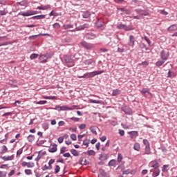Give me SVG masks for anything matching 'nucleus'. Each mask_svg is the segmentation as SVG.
<instances>
[{
  "label": "nucleus",
  "instance_id": "nucleus-1",
  "mask_svg": "<svg viewBox=\"0 0 177 177\" xmlns=\"http://www.w3.org/2000/svg\"><path fill=\"white\" fill-rule=\"evenodd\" d=\"M103 73H104V71H95L84 73L82 76H77V78H92L96 75H100V74H103Z\"/></svg>",
  "mask_w": 177,
  "mask_h": 177
},
{
  "label": "nucleus",
  "instance_id": "nucleus-2",
  "mask_svg": "<svg viewBox=\"0 0 177 177\" xmlns=\"http://www.w3.org/2000/svg\"><path fill=\"white\" fill-rule=\"evenodd\" d=\"M38 13H41V12L32 11V10H27L25 12H21L19 13V15L26 17H28V16H33V15H38Z\"/></svg>",
  "mask_w": 177,
  "mask_h": 177
},
{
  "label": "nucleus",
  "instance_id": "nucleus-3",
  "mask_svg": "<svg viewBox=\"0 0 177 177\" xmlns=\"http://www.w3.org/2000/svg\"><path fill=\"white\" fill-rule=\"evenodd\" d=\"M160 59L165 62H167L169 59V51L162 50L160 52Z\"/></svg>",
  "mask_w": 177,
  "mask_h": 177
},
{
  "label": "nucleus",
  "instance_id": "nucleus-4",
  "mask_svg": "<svg viewBox=\"0 0 177 177\" xmlns=\"http://www.w3.org/2000/svg\"><path fill=\"white\" fill-rule=\"evenodd\" d=\"M80 45L87 50L93 49V48H95V45L93 44L88 43L85 41L80 42Z\"/></svg>",
  "mask_w": 177,
  "mask_h": 177
},
{
  "label": "nucleus",
  "instance_id": "nucleus-5",
  "mask_svg": "<svg viewBox=\"0 0 177 177\" xmlns=\"http://www.w3.org/2000/svg\"><path fill=\"white\" fill-rule=\"evenodd\" d=\"M135 11L141 16H149L150 15L149 10L136 9Z\"/></svg>",
  "mask_w": 177,
  "mask_h": 177
},
{
  "label": "nucleus",
  "instance_id": "nucleus-6",
  "mask_svg": "<svg viewBox=\"0 0 177 177\" xmlns=\"http://www.w3.org/2000/svg\"><path fill=\"white\" fill-rule=\"evenodd\" d=\"M118 30H124L125 31H131L133 30L131 27L127 26L125 24H119L117 26Z\"/></svg>",
  "mask_w": 177,
  "mask_h": 177
},
{
  "label": "nucleus",
  "instance_id": "nucleus-7",
  "mask_svg": "<svg viewBox=\"0 0 177 177\" xmlns=\"http://www.w3.org/2000/svg\"><path fill=\"white\" fill-rule=\"evenodd\" d=\"M128 45H129V46H132V48H133V46H135V36H133V35L129 36V40L128 42Z\"/></svg>",
  "mask_w": 177,
  "mask_h": 177
},
{
  "label": "nucleus",
  "instance_id": "nucleus-8",
  "mask_svg": "<svg viewBox=\"0 0 177 177\" xmlns=\"http://www.w3.org/2000/svg\"><path fill=\"white\" fill-rule=\"evenodd\" d=\"M84 38H86V39H95V38H96V35L92 32L86 33Z\"/></svg>",
  "mask_w": 177,
  "mask_h": 177
},
{
  "label": "nucleus",
  "instance_id": "nucleus-9",
  "mask_svg": "<svg viewBox=\"0 0 177 177\" xmlns=\"http://www.w3.org/2000/svg\"><path fill=\"white\" fill-rule=\"evenodd\" d=\"M95 26L97 28H101L102 30H104V22L100 20H97L95 23Z\"/></svg>",
  "mask_w": 177,
  "mask_h": 177
},
{
  "label": "nucleus",
  "instance_id": "nucleus-10",
  "mask_svg": "<svg viewBox=\"0 0 177 177\" xmlns=\"http://www.w3.org/2000/svg\"><path fill=\"white\" fill-rule=\"evenodd\" d=\"M21 165L23 167H27V168H34L35 165H34V162H22Z\"/></svg>",
  "mask_w": 177,
  "mask_h": 177
},
{
  "label": "nucleus",
  "instance_id": "nucleus-11",
  "mask_svg": "<svg viewBox=\"0 0 177 177\" xmlns=\"http://www.w3.org/2000/svg\"><path fill=\"white\" fill-rule=\"evenodd\" d=\"M83 63L85 66H91V64H95L96 62L93 59H89L84 60Z\"/></svg>",
  "mask_w": 177,
  "mask_h": 177
},
{
  "label": "nucleus",
  "instance_id": "nucleus-12",
  "mask_svg": "<svg viewBox=\"0 0 177 177\" xmlns=\"http://www.w3.org/2000/svg\"><path fill=\"white\" fill-rule=\"evenodd\" d=\"M151 167L154 169H158L160 168V163L157 160H153L151 162Z\"/></svg>",
  "mask_w": 177,
  "mask_h": 177
},
{
  "label": "nucleus",
  "instance_id": "nucleus-13",
  "mask_svg": "<svg viewBox=\"0 0 177 177\" xmlns=\"http://www.w3.org/2000/svg\"><path fill=\"white\" fill-rule=\"evenodd\" d=\"M48 151L49 153H56L57 151V145L53 144L52 147H49Z\"/></svg>",
  "mask_w": 177,
  "mask_h": 177
},
{
  "label": "nucleus",
  "instance_id": "nucleus-14",
  "mask_svg": "<svg viewBox=\"0 0 177 177\" xmlns=\"http://www.w3.org/2000/svg\"><path fill=\"white\" fill-rule=\"evenodd\" d=\"M46 17V15H36L31 17L32 20H42V19H45Z\"/></svg>",
  "mask_w": 177,
  "mask_h": 177
},
{
  "label": "nucleus",
  "instance_id": "nucleus-15",
  "mask_svg": "<svg viewBox=\"0 0 177 177\" xmlns=\"http://www.w3.org/2000/svg\"><path fill=\"white\" fill-rule=\"evenodd\" d=\"M1 158L3 160V161H12V160L15 158V155L8 156H5L1 157Z\"/></svg>",
  "mask_w": 177,
  "mask_h": 177
},
{
  "label": "nucleus",
  "instance_id": "nucleus-16",
  "mask_svg": "<svg viewBox=\"0 0 177 177\" xmlns=\"http://www.w3.org/2000/svg\"><path fill=\"white\" fill-rule=\"evenodd\" d=\"M140 93L143 95L144 96H146V94L148 93L149 95H151V93H150V89L147 88H143L142 91H140Z\"/></svg>",
  "mask_w": 177,
  "mask_h": 177
},
{
  "label": "nucleus",
  "instance_id": "nucleus-17",
  "mask_svg": "<svg viewBox=\"0 0 177 177\" xmlns=\"http://www.w3.org/2000/svg\"><path fill=\"white\" fill-rule=\"evenodd\" d=\"M79 164H80V165H86L88 164L86 158L84 157L80 158L79 160Z\"/></svg>",
  "mask_w": 177,
  "mask_h": 177
},
{
  "label": "nucleus",
  "instance_id": "nucleus-18",
  "mask_svg": "<svg viewBox=\"0 0 177 177\" xmlns=\"http://www.w3.org/2000/svg\"><path fill=\"white\" fill-rule=\"evenodd\" d=\"M107 154L106 153H101L100 154L99 160L100 161H106L107 160Z\"/></svg>",
  "mask_w": 177,
  "mask_h": 177
},
{
  "label": "nucleus",
  "instance_id": "nucleus-19",
  "mask_svg": "<svg viewBox=\"0 0 177 177\" xmlns=\"http://www.w3.org/2000/svg\"><path fill=\"white\" fill-rule=\"evenodd\" d=\"M167 31H177V24L171 25L167 28Z\"/></svg>",
  "mask_w": 177,
  "mask_h": 177
},
{
  "label": "nucleus",
  "instance_id": "nucleus-20",
  "mask_svg": "<svg viewBox=\"0 0 177 177\" xmlns=\"http://www.w3.org/2000/svg\"><path fill=\"white\" fill-rule=\"evenodd\" d=\"M17 5H19L20 6H27V5H28V1L23 0L21 2H17Z\"/></svg>",
  "mask_w": 177,
  "mask_h": 177
},
{
  "label": "nucleus",
  "instance_id": "nucleus-21",
  "mask_svg": "<svg viewBox=\"0 0 177 177\" xmlns=\"http://www.w3.org/2000/svg\"><path fill=\"white\" fill-rule=\"evenodd\" d=\"M89 103H95V104H102V101L100 100H96L93 99H89L88 100Z\"/></svg>",
  "mask_w": 177,
  "mask_h": 177
},
{
  "label": "nucleus",
  "instance_id": "nucleus-22",
  "mask_svg": "<svg viewBox=\"0 0 177 177\" xmlns=\"http://www.w3.org/2000/svg\"><path fill=\"white\" fill-rule=\"evenodd\" d=\"M70 152L71 153V154H73V156H74L75 157H78V156H80V153H78V151H77L75 149H72L70 150Z\"/></svg>",
  "mask_w": 177,
  "mask_h": 177
},
{
  "label": "nucleus",
  "instance_id": "nucleus-23",
  "mask_svg": "<svg viewBox=\"0 0 177 177\" xmlns=\"http://www.w3.org/2000/svg\"><path fill=\"white\" fill-rule=\"evenodd\" d=\"M129 133L131 139H133V138H135V136H138V133L137 131H130V132H129Z\"/></svg>",
  "mask_w": 177,
  "mask_h": 177
},
{
  "label": "nucleus",
  "instance_id": "nucleus-24",
  "mask_svg": "<svg viewBox=\"0 0 177 177\" xmlns=\"http://www.w3.org/2000/svg\"><path fill=\"white\" fill-rule=\"evenodd\" d=\"M165 63V61H164L163 59L158 60V62H156L155 65L156 66V67H161V66H162V64H164Z\"/></svg>",
  "mask_w": 177,
  "mask_h": 177
},
{
  "label": "nucleus",
  "instance_id": "nucleus-25",
  "mask_svg": "<svg viewBox=\"0 0 177 177\" xmlns=\"http://www.w3.org/2000/svg\"><path fill=\"white\" fill-rule=\"evenodd\" d=\"M74 110L73 108L68 107L67 106H61V111H67Z\"/></svg>",
  "mask_w": 177,
  "mask_h": 177
},
{
  "label": "nucleus",
  "instance_id": "nucleus-26",
  "mask_svg": "<svg viewBox=\"0 0 177 177\" xmlns=\"http://www.w3.org/2000/svg\"><path fill=\"white\" fill-rule=\"evenodd\" d=\"M120 93H121V90L115 89V90H113L112 96H118V95H120Z\"/></svg>",
  "mask_w": 177,
  "mask_h": 177
},
{
  "label": "nucleus",
  "instance_id": "nucleus-27",
  "mask_svg": "<svg viewBox=\"0 0 177 177\" xmlns=\"http://www.w3.org/2000/svg\"><path fill=\"white\" fill-rule=\"evenodd\" d=\"M40 63H48V60L44 57V55H40L39 57Z\"/></svg>",
  "mask_w": 177,
  "mask_h": 177
},
{
  "label": "nucleus",
  "instance_id": "nucleus-28",
  "mask_svg": "<svg viewBox=\"0 0 177 177\" xmlns=\"http://www.w3.org/2000/svg\"><path fill=\"white\" fill-rule=\"evenodd\" d=\"M145 152L143 153V155L147 154V156H149V154H151L150 147H145Z\"/></svg>",
  "mask_w": 177,
  "mask_h": 177
},
{
  "label": "nucleus",
  "instance_id": "nucleus-29",
  "mask_svg": "<svg viewBox=\"0 0 177 177\" xmlns=\"http://www.w3.org/2000/svg\"><path fill=\"white\" fill-rule=\"evenodd\" d=\"M52 56H53V55L50 53H46L43 55V57H45V59H46V60H48V59H52Z\"/></svg>",
  "mask_w": 177,
  "mask_h": 177
},
{
  "label": "nucleus",
  "instance_id": "nucleus-30",
  "mask_svg": "<svg viewBox=\"0 0 177 177\" xmlns=\"http://www.w3.org/2000/svg\"><path fill=\"white\" fill-rule=\"evenodd\" d=\"M133 149H134V150H136V151H139V150H140V144H139V143H138V142H136V143L134 144Z\"/></svg>",
  "mask_w": 177,
  "mask_h": 177
},
{
  "label": "nucleus",
  "instance_id": "nucleus-31",
  "mask_svg": "<svg viewBox=\"0 0 177 177\" xmlns=\"http://www.w3.org/2000/svg\"><path fill=\"white\" fill-rule=\"evenodd\" d=\"M28 142H34L35 140V136L34 135H29L27 138Z\"/></svg>",
  "mask_w": 177,
  "mask_h": 177
},
{
  "label": "nucleus",
  "instance_id": "nucleus-32",
  "mask_svg": "<svg viewBox=\"0 0 177 177\" xmlns=\"http://www.w3.org/2000/svg\"><path fill=\"white\" fill-rule=\"evenodd\" d=\"M82 17L84 19H88L89 17H91V12L86 11V12H84L83 15H82Z\"/></svg>",
  "mask_w": 177,
  "mask_h": 177
},
{
  "label": "nucleus",
  "instance_id": "nucleus-33",
  "mask_svg": "<svg viewBox=\"0 0 177 177\" xmlns=\"http://www.w3.org/2000/svg\"><path fill=\"white\" fill-rule=\"evenodd\" d=\"M64 60H65L66 63H73V59H71L68 56H65L64 57Z\"/></svg>",
  "mask_w": 177,
  "mask_h": 177
},
{
  "label": "nucleus",
  "instance_id": "nucleus-34",
  "mask_svg": "<svg viewBox=\"0 0 177 177\" xmlns=\"http://www.w3.org/2000/svg\"><path fill=\"white\" fill-rule=\"evenodd\" d=\"M7 151H8V147H6V145H3L1 154H5V153H6Z\"/></svg>",
  "mask_w": 177,
  "mask_h": 177
},
{
  "label": "nucleus",
  "instance_id": "nucleus-35",
  "mask_svg": "<svg viewBox=\"0 0 177 177\" xmlns=\"http://www.w3.org/2000/svg\"><path fill=\"white\" fill-rule=\"evenodd\" d=\"M90 131L93 133L94 135H97V133L96 132V127L94 126H91L90 127Z\"/></svg>",
  "mask_w": 177,
  "mask_h": 177
},
{
  "label": "nucleus",
  "instance_id": "nucleus-36",
  "mask_svg": "<svg viewBox=\"0 0 177 177\" xmlns=\"http://www.w3.org/2000/svg\"><path fill=\"white\" fill-rule=\"evenodd\" d=\"M109 167H114L115 165V160L112 159L108 163Z\"/></svg>",
  "mask_w": 177,
  "mask_h": 177
},
{
  "label": "nucleus",
  "instance_id": "nucleus-37",
  "mask_svg": "<svg viewBox=\"0 0 177 177\" xmlns=\"http://www.w3.org/2000/svg\"><path fill=\"white\" fill-rule=\"evenodd\" d=\"M35 103L36 104L44 105V104H46L48 103V101H46V100H41V101L35 102Z\"/></svg>",
  "mask_w": 177,
  "mask_h": 177
},
{
  "label": "nucleus",
  "instance_id": "nucleus-38",
  "mask_svg": "<svg viewBox=\"0 0 177 177\" xmlns=\"http://www.w3.org/2000/svg\"><path fill=\"white\" fill-rule=\"evenodd\" d=\"M143 143H144L145 147H150V142H149V140L147 139H144Z\"/></svg>",
  "mask_w": 177,
  "mask_h": 177
},
{
  "label": "nucleus",
  "instance_id": "nucleus-39",
  "mask_svg": "<svg viewBox=\"0 0 177 177\" xmlns=\"http://www.w3.org/2000/svg\"><path fill=\"white\" fill-rule=\"evenodd\" d=\"M87 156H95L96 154V152L93 150H88L86 152Z\"/></svg>",
  "mask_w": 177,
  "mask_h": 177
},
{
  "label": "nucleus",
  "instance_id": "nucleus-40",
  "mask_svg": "<svg viewBox=\"0 0 177 177\" xmlns=\"http://www.w3.org/2000/svg\"><path fill=\"white\" fill-rule=\"evenodd\" d=\"M73 27L74 26L71 24L63 25V28H64V30H68L69 28H73Z\"/></svg>",
  "mask_w": 177,
  "mask_h": 177
},
{
  "label": "nucleus",
  "instance_id": "nucleus-41",
  "mask_svg": "<svg viewBox=\"0 0 177 177\" xmlns=\"http://www.w3.org/2000/svg\"><path fill=\"white\" fill-rule=\"evenodd\" d=\"M38 56H39V55L33 53L30 56V60H34V59H37V57H38Z\"/></svg>",
  "mask_w": 177,
  "mask_h": 177
},
{
  "label": "nucleus",
  "instance_id": "nucleus-42",
  "mask_svg": "<svg viewBox=\"0 0 177 177\" xmlns=\"http://www.w3.org/2000/svg\"><path fill=\"white\" fill-rule=\"evenodd\" d=\"M51 110H57V111H62V106L57 105L55 108H50Z\"/></svg>",
  "mask_w": 177,
  "mask_h": 177
},
{
  "label": "nucleus",
  "instance_id": "nucleus-43",
  "mask_svg": "<svg viewBox=\"0 0 177 177\" xmlns=\"http://www.w3.org/2000/svg\"><path fill=\"white\" fill-rule=\"evenodd\" d=\"M144 39L147 42L148 45L151 46V41L147 37V36H144Z\"/></svg>",
  "mask_w": 177,
  "mask_h": 177
},
{
  "label": "nucleus",
  "instance_id": "nucleus-44",
  "mask_svg": "<svg viewBox=\"0 0 177 177\" xmlns=\"http://www.w3.org/2000/svg\"><path fill=\"white\" fill-rule=\"evenodd\" d=\"M83 145L84 146H86V147H89V140L88 139H86L83 141Z\"/></svg>",
  "mask_w": 177,
  "mask_h": 177
},
{
  "label": "nucleus",
  "instance_id": "nucleus-45",
  "mask_svg": "<svg viewBox=\"0 0 177 177\" xmlns=\"http://www.w3.org/2000/svg\"><path fill=\"white\" fill-rule=\"evenodd\" d=\"M53 28H56L57 30H59L60 28V24L59 23H55L53 25Z\"/></svg>",
  "mask_w": 177,
  "mask_h": 177
},
{
  "label": "nucleus",
  "instance_id": "nucleus-46",
  "mask_svg": "<svg viewBox=\"0 0 177 177\" xmlns=\"http://www.w3.org/2000/svg\"><path fill=\"white\" fill-rule=\"evenodd\" d=\"M26 175H32V171L30 169H25Z\"/></svg>",
  "mask_w": 177,
  "mask_h": 177
},
{
  "label": "nucleus",
  "instance_id": "nucleus-47",
  "mask_svg": "<svg viewBox=\"0 0 177 177\" xmlns=\"http://www.w3.org/2000/svg\"><path fill=\"white\" fill-rule=\"evenodd\" d=\"M52 9V6L48 4L46 6H44V10H50Z\"/></svg>",
  "mask_w": 177,
  "mask_h": 177
},
{
  "label": "nucleus",
  "instance_id": "nucleus-48",
  "mask_svg": "<svg viewBox=\"0 0 177 177\" xmlns=\"http://www.w3.org/2000/svg\"><path fill=\"white\" fill-rule=\"evenodd\" d=\"M60 172V166L55 165V174H59Z\"/></svg>",
  "mask_w": 177,
  "mask_h": 177
},
{
  "label": "nucleus",
  "instance_id": "nucleus-49",
  "mask_svg": "<svg viewBox=\"0 0 177 177\" xmlns=\"http://www.w3.org/2000/svg\"><path fill=\"white\" fill-rule=\"evenodd\" d=\"M168 167H169V165H164L162 167V172H165L167 171V168H168Z\"/></svg>",
  "mask_w": 177,
  "mask_h": 177
},
{
  "label": "nucleus",
  "instance_id": "nucleus-50",
  "mask_svg": "<svg viewBox=\"0 0 177 177\" xmlns=\"http://www.w3.org/2000/svg\"><path fill=\"white\" fill-rule=\"evenodd\" d=\"M122 161V154L118 153V162H121Z\"/></svg>",
  "mask_w": 177,
  "mask_h": 177
},
{
  "label": "nucleus",
  "instance_id": "nucleus-51",
  "mask_svg": "<svg viewBox=\"0 0 177 177\" xmlns=\"http://www.w3.org/2000/svg\"><path fill=\"white\" fill-rule=\"evenodd\" d=\"M157 177L158 175H160V170L159 169H156V171L153 173V176Z\"/></svg>",
  "mask_w": 177,
  "mask_h": 177
},
{
  "label": "nucleus",
  "instance_id": "nucleus-52",
  "mask_svg": "<svg viewBox=\"0 0 177 177\" xmlns=\"http://www.w3.org/2000/svg\"><path fill=\"white\" fill-rule=\"evenodd\" d=\"M8 14V11L3 10H0V16H6Z\"/></svg>",
  "mask_w": 177,
  "mask_h": 177
},
{
  "label": "nucleus",
  "instance_id": "nucleus-53",
  "mask_svg": "<svg viewBox=\"0 0 177 177\" xmlns=\"http://www.w3.org/2000/svg\"><path fill=\"white\" fill-rule=\"evenodd\" d=\"M8 172L0 171V177H6Z\"/></svg>",
  "mask_w": 177,
  "mask_h": 177
},
{
  "label": "nucleus",
  "instance_id": "nucleus-54",
  "mask_svg": "<svg viewBox=\"0 0 177 177\" xmlns=\"http://www.w3.org/2000/svg\"><path fill=\"white\" fill-rule=\"evenodd\" d=\"M71 120L72 121H74L75 122H78L80 121V118H75V117L71 118Z\"/></svg>",
  "mask_w": 177,
  "mask_h": 177
},
{
  "label": "nucleus",
  "instance_id": "nucleus-55",
  "mask_svg": "<svg viewBox=\"0 0 177 177\" xmlns=\"http://www.w3.org/2000/svg\"><path fill=\"white\" fill-rule=\"evenodd\" d=\"M13 114V112H7L2 115V117H8V115H12Z\"/></svg>",
  "mask_w": 177,
  "mask_h": 177
},
{
  "label": "nucleus",
  "instance_id": "nucleus-56",
  "mask_svg": "<svg viewBox=\"0 0 177 177\" xmlns=\"http://www.w3.org/2000/svg\"><path fill=\"white\" fill-rule=\"evenodd\" d=\"M20 154H23V147L19 149L17 151V156H20Z\"/></svg>",
  "mask_w": 177,
  "mask_h": 177
},
{
  "label": "nucleus",
  "instance_id": "nucleus-57",
  "mask_svg": "<svg viewBox=\"0 0 177 177\" xmlns=\"http://www.w3.org/2000/svg\"><path fill=\"white\" fill-rule=\"evenodd\" d=\"M75 30H76V31H81V30H85V29L84 28V26L82 25H81L79 27H77L75 28Z\"/></svg>",
  "mask_w": 177,
  "mask_h": 177
},
{
  "label": "nucleus",
  "instance_id": "nucleus-58",
  "mask_svg": "<svg viewBox=\"0 0 177 177\" xmlns=\"http://www.w3.org/2000/svg\"><path fill=\"white\" fill-rule=\"evenodd\" d=\"M66 153V147H62L60 149V154H64Z\"/></svg>",
  "mask_w": 177,
  "mask_h": 177
},
{
  "label": "nucleus",
  "instance_id": "nucleus-59",
  "mask_svg": "<svg viewBox=\"0 0 177 177\" xmlns=\"http://www.w3.org/2000/svg\"><path fill=\"white\" fill-rule=\"evenodd\" d=\"M122 174L123 175H129V174H131V169L124 170Z\"/></svg>",
  "mask_w": 177,
  "mask_h": 177
},
{
  "label": "nucleus",
  "instance_id": "nucleus-60",
  "mask_svg": "<svg viewBox=\"0 0 177 177\" xmlns=\"http://www.w3.org/2000/svg\"><path fill=\"white\" fill-rule=\"evenodd\" d=\"M71 139H72L73 140H77V135L73 133L71 135Z\"/></svg>",
  "mask_w": 177,
  "mask_h": 177
},
{
  "label": "nucleus",
  "instance_id": "nucleus-61",
  "mask_svg": "<svg viewBox=\"0 0 177 177\" xmlns=\"http://www.w3.org/2000/svg\"><path fill=\"white\" fill-rule=\"evenodd\" d=\"M39 37V35H35L29 37V39H35V38H37Z\"/></svg>",
  "mask_w": 177,
  "mask_h": 177
},
{
  "label": "nucleus",
  "instance_id": "nucleus-62",
  "mask_svg": "<svg viewBox=\"0 0 177 177\" xmlns=\"http://www.w3.org/2000/svg\"><path fill=\"white\" fill-rule=\"evenodd\" d=\"M160 15H163L164 16H167L168 15V12L165 11V10H162L160 12Z\"/></svg>",
  "mask_w": 177,
  "mask_h": 177
},
{
  "label": "nucleus",
  "instance_id": "nucleus-63",
  "mask_svg": "<svg viewBox=\"0 0 177 177\" xmlns=\"http://www.w3.org/2000/svg\"><path fill=\"white\" fill-rule=\"evenodd\" d=\"M80 129H85L86 128V124H82L79 126Z\"/></svg>",
  "mask_w": 177,
  "mask_h": 177
},
{
  "label": "nucleus",
  "instance_id": "nucleus-64",
  "mask_svg": "<svg viewBox=\"0 0 177 177\" xmlns=\"http://www.w3.org/2000/svg\"><path fill=\"white\" fill-rule=\"evenodd\" d=\"M64 140V137H59L58 138V142L59 143H63V141Z\"/></svg>",
  "mask_w": 177,
  "mask_h": 177
}]
</instances>
